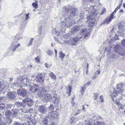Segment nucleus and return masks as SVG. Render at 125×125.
Listing matches in <instances>:
<instances>
[{
    "mask_svg": "<svg viewBox=\"0 0 125 125\" xmlns=\"http://www.w3.org/2000/svg\"><path fill=\"white\" fill-rule=\"evenodd\" d=\"M116 87L112 94V96H114L115 97L117 96L119 93L122 92L123 90H125V84L123 83L119 84L117 85Z\"/></svg>",
    "mask_w": 125,
    "mask_h": 125,
    "instance_id": "nucleus-1",
    "label": "nucleus"
},
{
    "mask_svg": "<svg viewBox=\"0 0 125 125\" xmlns=\"http://www.w3.org/2000/svg\"><path fill=\"white\" fill-rule=\"evenodd\" d=\"M92 14H89L88 16V18L92 20L89 23L88 27L92 28L94 24V22L95 21V17L97 15V13L95 11L94 13H92Z\"/></svg>",
    "mask_w": 125,
    "mask_h": 125,
    "instance_id": "nucleus-2",
    "label": "nucleus"
},
{
    "mask_svg": "<svg viewBox=\"0 0 125 125\" xmlns=\"http://www.w3.org/2000/svg\"><path fill=\"white\" fill-rule=\"evenodd\" d=\"M45 77L44 73H39L36 76V80L37 82L41 84H43L44 83Z\"/></svg>",
    "mask_w": 125,
    "mask_h": 125,
    "instance_id": "nucleus-3",
    "label": "nucleus"
},
{
    "mask_svg": "<svg viewBox=\"0 0 125 125\" xmlns=\"http://www.w3.org/2000/svg\"><path fill=\"white\" fill-rule=\"evenodd\" d=\"M116 96H115H115H112V100L114 101V103H115V104L117 105L119 109H124L125 105V104H122L119 102V100H121L122 98H121L119 99L118 97L116 98Z\"/></svg>",
    "mask_w": 125,
    "mask_h": 125,
    "instance_id": "nucleus-4",
    "label": "nucleus"
},
{
    "mask_svg": "<svg viewBox=\"0 0 125 125\" xmlns=\"http://www.w3.org/2000/svg\"><path fill=\"white\" fill-rule=\"evenodd\" d=\"M65 21V26L67 28L70 27L72 25V24L74 23L73 20L70 19L69 17L66 18Z\"/></svg>",
    "mask_w": 125,
    "mask_h": 125,
    "instance_id": "nucleus-5",
    "label": "nucleus"
},
{
    "mask_svg": "<svg viewBox=\"0 0 125 125\" xmlns=\"http://www.w3.org/2000/svg\"><path fill=\"white\" fill-rule=\"evenodd\" d=\"M23 103H24V104L27 103L28 106L30 107L33 104V103L32 100L31 98H29L27 96L23 100Z\"/></svg>",
    "mask_w": 125,
    "mask_h": 125,
    "instance_id": "nucleus-6",
    "label": "nucleus"
},
{
    "mask_svg": "<svg viewBox=\"0 0 125 125\" xmlns=\"http://www.w3.org/2000/svg\"><path fill=\"white\" fill-rule=\"evenodd\" d=\"M69 11L70 12L69 15L71 17L76 16L78 13V10L76 8L72 9Z\"/></svg>",
    "mask_w": 125,
    "mask_h": 125,
    "instance_id": "nucleus-7",
    "label": "nucleus"
},
{
    "mask_svg": "<svg viewBox=\"0 0 125 125\" xmlns=\"http://www.w3.org/2000/svg\"><path fill=\"white\" fill-rule=\"evenodd\" d=\"M16 95V94L14 91L8 92L6 95V97L8 98L13 99H14Z\"/></svg>",
    "mask_w": 125,
    "mask_h": 125,
    "instance_id": "nucleus-8",
    "label": "nucleus"
},
{
    "mask_svg": "<svg viewBox=\"0 0 125 125\" xmlns=\"http://www.w3.org/2000/svg\"><path fill=\"white\" fill-rule=\"evenodd\" d=\"M20 45V44L19 43L17 44V42H13L10 47L9 49H10L12 51L14 52L16 50V49L18 48Z\"/></svg>",
    "mask_w": 125,
    "mask_h": 125,
    "instance_id": "nucleus-9",
    "label": "nucleus"
},
{
    "mask_svg": "<svg viewBox=\"0 0 125 125\" xmlns=\"http://www.w3.org/2000/svg\"><path fill=\"white\" fill-rule=\"evenodd\" d=\"M17 93L19 95H21L23 97L26 96L27 94L26 90L24 89L18 90Z\"/></svg>",
    "mask_w": 125,
    "mask_h": 125,
    "instance_id": "nucleus-10",
    "label": "nucleus"
},
{
    "mask_svg": "<svg viewBox=\"0 0 125 125\" xmlns=\"http://www.w3.org/2000/svg\"><path fill=\"white\" fill-rule=\"evenodd\" d=\"M47 108L44 105H42L39 106L38 108L39 112L41 114H45L47 111Z\"/></svg>",
    "mask_w": 125,
    "mask_h": 125,
    "instance_id": "nucleus-11",
    "label": "nucleus"
},
{
    "mask_svg": "<svg viewBox=\"0 0 125 125\" xmlns=\"http://www.w3.org/2000/svg\"><path fill=\"white\" fill-rule=\"evenodd\" d=\"M115 17V16L114 15L111 14L110 17H107L104 21V23L108 24L110 22L112 19Z\"/></svg>",
    "mask_w": 125,
    "mask_h": 125,
    "instance_id": "nucleus-12",
    "label": "nucleus"
},
{
    "mask_svg": "<svg viewBox=\"0 0 125 125\" xmlns=\"http://www.w3.org/2000/svg\"><path fill=\"white\" fill-rule=\"evenodd\" d=\"M82 28V27L80 25L75 26L72 29V32L73 33H76Z\"/></svg>",
    "mask_w": 125,
    "mask_h": 125,
    "instance_id": "nucleus-13",
    "label": "nucleus"
},
{
    "mask_svg": "<svg viewBox=\"0 0 125 125\" xmlns=\"http://www.w3.org/2000/svg\"><path fill=\"white\" fill-rule=\"evenodd\" d=\"M46 87L44 86H42L39 89L38 91V94L40 96H42L43 95V94L45 92H47L46 90Z\"/></svg>",
    "mask_w": 125,
    "mask_h": 125,
    "instance_id": "nucleus-14",
    "label": "nucleus"
},
{
    "mask_svg": "<svg viewBox=\"0 0 125 125\" xmlns=\"http://www.w3.org/2000/svg\"><path fill=\"white\" fill-rule=\"evenodd\" d=\"M88 30H89L87 29H83L80 31L81 34L84 35V39L86 37H88L89 36V34L87 31Z\"/></svg>",
    "mask_w": 125,
    "mask_h": 125,
    "instance_id": "nucleus-15",
    "label": "nucleus"
},
{
    "mask_svg": "<svg viewBox=\"0 0 125 125\" xmlns=\"http://www.w3.org/2000/svg\"><path fill=\"white\" fill-rule=\"evenodd\" d=\"M56 115V112L51 111L48 115V118L51 120H53L55 118Z\"/></svg>",
    "mask_w": 125,
    "mask_h": 125,
    "instance_id": "nucleus-16",
    "label": "nucleus"
},
{
    "mask_svg": "<svg viewBox=\"0 0 125 125\" xmlns=\"http://www.w3.org/2000/svg\"><path fill=\"white\" fill-rule=\"evenodd\" d=\"M52 98V95L51 94H46L44 96V100L46 102H48Z\"/></svg>",
    "mask_w": 125,
    "mask_h": 125,
    "instance_id": "nucleus-17",
    "label": "nucleus"
},
{
    "mask_svg": "<svg viewBox=\"0 0 125 125\" xmlns=\"http://www.w3.org/2000/svg\"><path fill=\"white\" fill-rule=\"evenodd\" d=\"M38 86L36 84H34L33 86L31 87L30 90L32 92H36L38 91L37 87Z\"/></svg>",
    "mask_w": 125,
    "mask_h": 125,
    "instance_id": "nucleus-18",
    "label": "nucleus"
},
{
    "mask_svg": "<svg viewBox=\"0 0 125 125\" xmlns=\"http://www.w3.org/2000/svg\"><path fill=\"white\" fill-rule=\"evenodd\" d=\"M16 104L18 107H22V108H24L25 105V104L21 102H17L16 103Z\"/></svg>",
    "mask_w": 125,
    "mask_h": 125,
    "instance_id": "nucleus-19",
    "label": "nucleus"
},
{
    "mask_svg": "<svg viewBox=\"0 0 125 125\" xmlns=\"http://www.w3.org/2000/svg\"><path fill=\"white\" fill-rule=\"evenodd\" d=\"M5 122L8 125L10 124L12 121V120L10 119L9 117H7L5 118Z\"/></svg>",
    "mask_w": 125,
    "mask_h": 125,
    "instance_id": "nucleus-20",
    "label": "nucleus"
},
{
    "mask_svg": "<svg viewBox=\"0 0 125 125\" xmlns=\"http://www.w3.org/2000/svg\"><path fill=\"white\" fill-rule=\"evenodd\" d=\"M53 98H54V99L52 100L53 103L54 104L56 103V104H58L60 101L59 98H57L56 97L54 96L53 97Z\"/></svg>",
    "mask_w": 125,
    "mask_h": 125,
    "instance_id": "nucleus-21",
    "label": "nucleus"
},
{
    "mask_svg": "<svg viewBox=\"0 0 125 125\" xmlns=\"http://www.w3.org/2000/svg\"><path fill=\"white\" fill-rule=\"evenodd\" d=\"M8 88V87L7 86H4L3 84H2L1 83H0V91H1L4 89L7 90Z\"/></svg>",
    "mask_w": 125,
    "mask_h": 125,
    "instance_id": "nucleus-22",
    "label": "nucleus"
},
{
    "mask_svg": "<svg viewBox=\"0 0 125 125\" xmlns=\"http://www.w3.org/2000/svg\"><path fill=\"white\" fill-rule=\"evenodd\" d=\"M41 124L42 125H47L48 124L47 119L45 118L43 119L41 122Z\"/></svg>",
    "mask_w": 125,
    "mask_h": 125,
    "instance_id": "nucleus-23",
    "label": "nucleus"
},
{
    "mask_svg": "<svg viewBox=\"0 0 125 125\" xmlns=\"http://www.w3.org/2000/svg\"><path fill=\"white\" fill-rule=\"evenodd\" d=\"M38 1H36L35 2H34L32 4V6L35 9H37L38 8Z\"/></svg>",
    "mask_w": 125,
    "mask_h": 125,
    "instance_id": "nucleus-24",
    "label": "nucleus"
},
{
    "mask_svg": "<svg viewBox=\"0 0 125 125\" xmlns=\"http://www.w3.org/2000/svg\"><path fill=\"white\" fill-rule=\"evenodd\" d=\"M77 121V120L75 118L72 117L70 121V123L71 124H75V123Z\"/></svg>",
    "mask_w": 125,
    "mask_h": 125,
    "instance_id": "nucleus-25",
    "label": "nucleus"
},
{
    "mask_svg": "<svg viewBox=\"0 0 125 125\" xmlns=\"http://www.w3.org/2000/svg\"><path fill=\"white\" fill-rule=\"evenodd\" d=\"M59 58H60L61 60H63V59L65 56V55L62 51L60 52H59Z\"/></svg>",
    "mask_w": 125,
    "mask_h": 125,
    "instance_id": "nucleus-26",
    "label": "nucleus"
},
{
    "mask_svg": "<svg viewBox=\"0 0 125 125\" xmlns=\"http://www.w3.org/2000/svg\"><path fill=\"white\" fill-rule=\"evenodd\" d=\"M68 89L67 90V91L69 95H70L72 91V88L71 87V85L70 84H69L68 85Z\"/></svg>",
    "mask_w": 125,
    "mask_h": 125,
    "instance_id": "nucleus-27",
    "label": "nucleus"
},
{
    "mask_svg": "<svg viewBox=\"0 0 125 125\" xmlns=\"http://www.w3.org/2000/svg\"><path fill=\"white\" fill-rule=\"evenodd\" d=\"M78 40L77 39H72V43L73 45H75L76 44L78 43Z\"/></svg>",
    "mask_w": 125,
    "mask_h": 125,
    "instance_id": "nucleus-28",
    "label": "nucleus"
},
{
    "mask_svg": "<svg viewBox=\"0 0 125 125\" xmlns=\"http://www.w3.org/2000/svg\"><path fill=\"white\" fill-rule=\"evenodd\" d=\"M49 75L53 79L55 80L56 77L55 75L52 73L51 72L49 73Z\"/></svg>",
    "mask_w": 125,
    "mask_h": 125,
    "instance_id": "nucleus-29",
    "label": "nucleus"
},
{
    "mask_svg": "<svg viewBox=\"0 0 125 125\" xmlns=\"http://www.w3.org/2000/svg\"><path fill=\"white\" fill-rule=\"evenodd\" d=\"M5 115L8 117H9L11 115V112L10 110H7L5 111Z\"/></svg>",
    "mask_w": 125,
    "mask_h": 125,
    "instance_id": "nucleus-30",
    "label": "nucleus"
},
{
    "mask_svg": "<svg viewBox=\"0 0 125 125\" xmlns=\"http://www.w3.org/2000/svg\"><path fill=\"white\" fill-rule=\"evenodd\" d=\"M21 80L22 79L20 80V82L18 83L21 87H22L24 86V83L23 81H21Z\"/></svg>",
    "mask_w": 125,
    "mask_h": 125,
    "instance_id": "nucleus-31",
    "label": "nucleus"
},
{
    "mask_svg": "<svg viewBox=\"0 0 125 125\" xmlns=\"http://www.w3.org/2000/svg\"><path fill=\"white\" fill-rule=\"evenodd\" d=\"M46 52L47 54L49 56H51L53 54L52 51L50 50H48Z\"/></svg>",
    "mask_w": 125,
    "mask_h": 125,
    "instance_id": "nucleus-32",
    "label": "nucleus"
},
{
    "mask_svg": "<svg viewBox=\"0 0 125 125\" xmlns=\"http://www.w3.org/2000/svg\"><path fill=\"white\" fill-rule=\"evenodd\" d=\"M120 8V6H119V7L118 6H117V7L115 8V10L113 12H112L111 14H112L113 15H114V14H115V13H116V11L118 9H119Z\"/></svg>",
    "mask_w": 125,
    "mask_h": 125,
    "instance_id": "nucleus-33",
    "label": "nucleus"
},
{
    "mask_svg": "<svg viewBox=\"0 0 125 125\" xmlns=\"http://www.w3.org/2000/svg\"><path fill=\"white\" fill-rule=\"evenodd\" d=\"M86 86H85V84H84L83 85L82 87V89L81 91V92L83 93L85 91L86 88Z\"/></svg>",
    "mask_w": 125,
    "mask_h": 125,
    "instance_id": "nucleus-34",
    "label": "nucleus"
},
{
    "mask_svg": "<svg viewBox=\"0 0 125 125\" xmlns=\"http://www.w3.org/2000/svg\"><path fill=\"white\" fill-rule=\"evenodd\" d=\"M27 80H28L26 79L22 78L21 81H23L24 83V85L25 84V85H27V83L28 82Z\"/></svg>",
    "mask_w": 125,
    "mask_h": 125,
    "instance_id": "nucleus-35",
    "label": "nucleus"
},
{
    "mask_svg": "<svg viewBox=\"0 0 125 125\" xmlns=\"http://www.w3.org/2000/svg\"><path fill=\"white\" fill-rule=\"evenodd\" d=\"M52 34L54 35L56 34L57 33V35L58 36V34H59L58 33V31H56L55 29H54L53 30L52 32Z\"/></svg>",
    "mask_w": 125,
    "mask_h": 125,
    "instance_id": "nucleus-36",
    "label": "nucleus"
},
{
    "mask_svg": "<svg viewBox=\"0 0 125 125\" xmlns=\"http://www.w3.org/2000/svg\"><path fill=\"white\" fill-rule=\"evenodd\" d=\"M35 61L36 63H39L40 61V58L39 56H38L35 58Z\"/></svg>",
    "mask_w": 125,
    "mask_h": 125,
    "instance_id": "nucleus-37",
    "label": "nucleus"
},
{
    "mask_svg": "<svg viewBox=\"0 0 125 125\" xmlns=\"http://www.w3.org/2000/svg\"><path fill=\"white\" fill-rule=\"evenodd\" d=\"M94 97H95V98H94V100L96 99H97V97L99 95V94L98 93H94Z\"/></svg>",
    "mask_w": 125,
    "mask_h": 125,
    "instance_id": "nucleus-38",
    "label": "nucleus"
},
{
    "mask_svg": "<svg viewBox=\"0 0 125 125\" xmlns=\"http://www.w3.org/2000/svg\"><path fill=\"white\" fill-rule=\"evenodd\" d=\"M49 108L50 111H53L54 107L52 105H51Z\"/></svg>",
    "mask_w": 125,
    "mask_h": 125,
    "instance_id": "nucleus-39",
    "label": "nucleus"
},
{
    "mask_svg": "<svg viewBox=\"0 0 125 125\" xmlns=\"http://www.w3.org/2000/svg\"><path fill=\"white\" fill-rule=\"evenodd\" d=\"M106 9L104 8H103L102 10L101 13L100 14V15H102L103 14H104V13L106 12Z\"/></svg>",
    "mask_w": 125,
    "mask_h": 125,
    "instance_id": "nucleus-40",
    "label": "nucleus"
},
{
    "mask_svg": "<svg viewBox=\"0 0 125 125\" xmlns=\"http://www.w3.org/2000/svg\"><path fill=\"white\" fill-rule=\"evenodd\" d=\"M96 125H105L103 122H97Z\"/></svg>",
    "mask_w": 125,
    "mask_h": 125,
    "instance_id": "nucleus-41",
    "label": "nucleus"
},
{
    "mask_svg": "<svg viewBox=\"0 0 125 125\" xmlns=\"http://www.w3.org/2000/svg\"><path fill=\"white\" fill-rule=\"evenodd\" d=\"M33 39V38H31V39L29 42V44L27 45L28 47H29L30 45H31Z\"/></svg>",
    "mask_w": 125,
    "mask_h": 125,
    "instance_id": "nucleus-42",
    "label": "nucleus"
},
{
    "mask_svg": "<svg viewBox=\"0 0 125 125\" xmlns=\"http://www.w3.org/2000/svg\"><path fill=\"white\" fill-rule=\"evenodd\" d=\"M29 122L32 123V124H33V125H34L35 124V122L34 120L32 119H30Z\"/></svg>",
    "mask_w": 125,
    "mask_h": 125,
    "instance_id": "nucleus-43",
    "label": "nucleus"
},
{
    "mask_svg": "<svg viewBox=\"0 0 125 125\" xmlns=\"http://www.w3.org/2000/svg\"><path fill=\"white\" fill-rule=\"evenodd\" d=\"M100 101H101V103H102L104 101V100L103 96L101 95L100 96Z\"/></svg>",
    "mask_w": 125,
    "mask_h": 125,
    "instance_id": "nucleus-44",
    "label": "nucleus"
},
{
    "mask_svg": "<svg viewBox=\"0 0 125 125\" xmlns=\"http://www.w3.org/2000/svg\"><path fill=\"white\" fill-rule=\"evenodd\" d=\"M13 125H21V124L17 122H14V123H13Z\"/></svg>",
    "mask_w": 125,
    "mask_h": 125,
    "instance_id": "nucleus-45",
    "label": "nucleus"
},
{
    "mask_svg": "<svg viewBox=\"0 0 125 125\" xmlns=\"http://www.w3.org/2000/svg\"><path fill=\"white\" fill-rule=\"evenodd\" d=\"M5 106L3 104L1 105L0 108L1 109V110H3L5 108Z\"/></svg>",
    "mask_w": 125,
    "mask_h": 125,
    "instance_id": "nucleus-46",
    "label": "nucleus"
},
{
    "mask_svg": "<svg viewBox=\"0 0 125 125\" xmlns=\"http://www.w3.org/2000/svg\"><path fill=\"white\" fill-rule=\"evenodd\" d=\"M97 75L96 73H95L93 76L92 77V78L93 79H95L96 77H97Z\"/></svg>",
    "mask_w": 125,
    "mask_h": 125,
    "instance_id": "nucleus-47",
    "label": "nucleus"
},
{
    "mask_svg": "<svg viewBox=\"0 0 125 125\" xmlns=\"http://www.w3.org/2000/svg\"><path fill=\"white\" fill-rule=\"evenodd\" d=\"M29 13H28V14H26V20H27L29 18Z\"/></svg>",
    "mask_w": 125,
    "mask_h": 125,
    "instance_id": "nucleus-48",
    "label": "nucleus"
},
{
    "mask_svg": "<svg viewBox=\"0 0 125 125\" xmlns=\"http://www.w3.org/2000/svg\"><path fill=\"white\" fill-rule=\"evenodd\" d=\"M45 67L46 68H48L49 67V65L47 63H45L44 64Z\"/></svg>",
    "mask_w": 125,
    "mask_h": 125,
    "instance_id": "nucleus-49",
    "label": "nucleus"
},
{
    "mask_svg": "<svg viewBox=\"0 0 125 125\" xmlns=\"http://www.w3.org/2000/svg\"><path fill=\"white\" fill-rule=\"evenodd\" d=\"M13 115L15 116H18V113L17 112H14V113L13 114Z\"/></svg>",
    "mask_w": 125,
    "mask_h": 125,
    "instance_id": "nucleus-50",
    "label": "nucleus"
},
{
    "mask_svg": "<svg viewBox=\"0 0 125 125\" xmlns=\"http://www.w3.org/2000/svg\"><path fill=\"white\" fill-rule=\"evenodd\" d=\"M121 43L123 45H125V40L122 41Z\"/></svg>",
    "mask_w": 125,
    "mask_h": 125,
    "instance_id": "nucleus-51",
    "label": "nucleus"
},
{
    "mask_svg": "<svg viewBox=\"0 0 125 125\" xmlns=\"http://www.w3.org/2000/svg\"><path fill=\"white\" fill-rule=\"evenodd\" d=\"M0 125H6L5 123L1 122L0 123Z\"/></svg>",
    "mask_w": 125,
    "mask_h": 125,
    "instance_id": "nucleus-52",
    "label": "nucleus"
},
{
    "mask_svg": "<svg viewBox=\"0 0 125 125\" xmlns=\"http://www.w3.org/2000/svg\"><path fill=\"white\" fill-rule=\"evenodd\" d=\"M91 81H89V82H87L86 84V85L87 86H89L91 84Z\"/></svg>",
    "mask_w": 125,
    "mask_h": 125,
    "instance_id": "nucleus-53",
    "label": "nucleus"
},
{
    "mask_svg": "<svg viewBox=\"0 0 125 125\" xmlns=\"http://www.w3.org/2000/svg\"><path fill=\"white\" fill-rule=\"evenodd\" d=\"M81 111L80 110H78V111L77 112H76V113L75 114V115H76L77 114H79L81 112Z\"/></svg>",
    "mask_w": 125,
    "mask_h": 125,
    "instance_id": "nucleus-54",
    "label": "nucleus"
},
{
    "mask_svg": "<svg viewBox=\"0 0 125 125\" xmlns=\"http://www.w3.org/2000/svg\"><path fill=\"white\" fill-rule=\"evenodd\" d=\"M54 52L55 54V56L56 57L57 55V51L55 49H54Z\"/></svg>",
    "mask_w": 125,
    "mask_h": 125,
    "instance_id": "nucleus-55",
    "label": "nucleus"
},
{
    "mask_svg": "<svg viewBox=\"0 0 125 125\" xmlns=\"http://www.w3.org/2000/svg\"><path fill=\"white\" fill-rule=\"evenodd\" d=\"M84 105V106H85V108H87L88 106V105L85 104Z\"/></svg>",
    "mask_w": 125,
    "mask_h": 125,
    "instance_id": "nucleus-56",
    "label": "nucleus"
},
{
    "mask_svg": "<svg viewBox=\"0 0 125 125\" xmlns=\"http://www.w3.org/2000/svg\"><path fill=\"white\" fill-rule=\"evenodd\" d=\"M96 73H97L98 74H99L100 73V71H97Z\"/></svg>",
    "mask_w": 125,
    "mask_h": 125,
    "instance_id": "nucleus-57",
    "label": "nucleus"
},
{
    "mask_svg": "<svg viewBox=\"0 0 125 125\" xmlns=\"http://www.w3.org/2000/svg\"><path fill=\"white\" fill-rule=\"evenodd\" d=\"M123 12V10L122 9L120 10V12Z\"/></svg>",
    "mask_w": 125,
    "mask_h": 125,
    "instance_id": "nucleus-58",
    "label": "nucleus"
},
{
    "mask_svg": "<svg viewBox=\"0 0 125 125\" xmlns=\"http://www.w3.org/2000/svg\"><path fill=\"white\" fill-rule=\"evenodd\" d=\"M89 67V64H87V69H88Z\"/></svg>",
    "mask_w": 125,
    "mask_h": 125,
    "instance_id": "nucleus-59",
    "label": "nucleus"
},
{
    "mask_svg": "<svg viewBox=\"0 0 125 125\" xmlns=\"http://www.w3.org/2000/svg\"><path fill=\"white\" fill-rule=\"evenodd\" d=\"M85 108V106H84H84H83V108H82V110H84Z\"/></svg>",
    "mask_w": 125,
    "mask_h": 125,
    "instance_id": "nucleus-60",
    "label": "nucleus"
},
{
    "mask_svg": "<svg viewBox=\"0 0 125 125\" xmlns=\"http://www.w3.org/2000/svg\"><path fill=\"white\" fill-rule=\"evenodd\" d=\"M50 125H55V124L53 123H52Z\"/></svg>",
    "mask_w": 125,
    "mask_h": 125,
    "instance_id": "nucleus-61",
    "label": "nucleus"
},
{
    "mask_svg": "<svg viewBox=\"0 0 125 125\" xmlns=\"http://www.w3.org/2000/svg\"><path fill=\"white\" fill-rule=\"evenodd\" d=\"M123 7L124 8H125V3H124L123 4Z\"/></svg>",
    "mask_w": 125,
    "mask_h": 125,
    "instance_id": "nucleus-62",
    "label": "nucleus"
},
{
    "mask_svg": "<svg viewBox=\"0 0 125 125\" xmlns=\"http://www.w3.org/2000/svg\"><path fill=\"white\" fill-rule=\"evenodd\" d=\"M51 46L52 47L54 46V44H53L52 43L51 44Z\"/></svg>",
    "mask_w": 125,
    "mask_h": 125,
    "instance_id": "nucleus-63",
    "label": "nucleus"
},
{
    "mask_svg": "<svg viewBox=\"0 0 125 125\" xmlns=\"http://www.w3.org/2000/svg\"><path fill=\"white\" fill-rule=\"evenodd\" d=\"M85 125H90V124H86Z\"/></svg>",
    "mask_w": 125,
    "mask_h": 125,
    "instance_id": "nucleus-64",
    "label": "nucleus"
}]
</instances>
